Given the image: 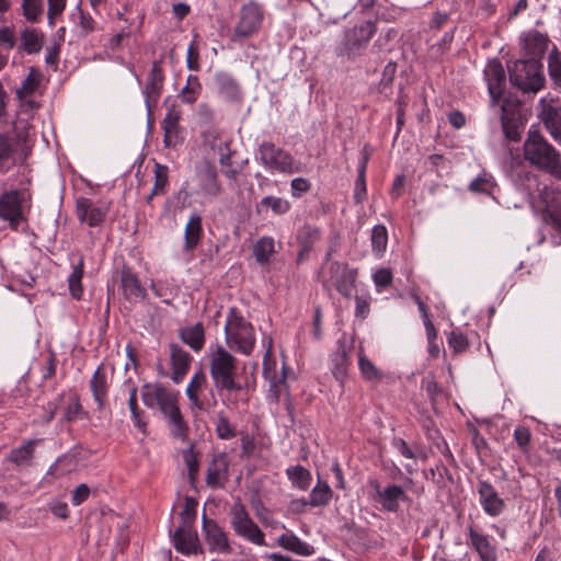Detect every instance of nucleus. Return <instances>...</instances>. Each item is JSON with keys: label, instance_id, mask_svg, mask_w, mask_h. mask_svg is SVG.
<instances>
[{"label": "nucleus", "instance_id": "a878e982", "mask_svg": "<svg viewBox=\"0 0 561 561\" xmlns=\"http://www.w3.org/2000/svg\"><path fill=\"white\" fill-rule=\"evenodd\" d=\"M43 438L27 439L18 448H13L7 457V461L18 467H30L33 465L35 447L43 443Z\"/></svg>", "mask_w": 561, "mask_h": 561}, {"label": "nucleus", "instance_id": "f3484780", "mask_svg": "<svg viewBox=\"0 0 561 561\" xmlns=\"http://www.w3.org/2000/svg\"><path fill=\"white\" fill-rule=\"evenodd\" d=\"M484 78L493 103L497 102L505 89L506 75L499 60H491L484 69Z\"/></svg>", "mask_w": 561, "mask_h": 561}, {"label": "nucleus", "instance_id": "423d86ee", "mask_svg": "<svg viewBox=\"0 0 561 561\" xmlns=\"http://www.w3.org/2000/svg\"><path fill=\"white\" fill-rule=\"evenodd\" d=\"M377 27L371 21H365L344 33L343 41L336 48V55L348 60L356 58L367 47Z\"/></svg>", "mask_w": 561, "mask_h": 561}, {"label": "nucleus", "instance_id": "864d4df0", "mask_svg": "<svg viewBox=\"0 0 561 561\" xmlns=\"http://www.w3.org/2000/svg\"><path fill=\"white\" fill-rule=\"evenodd\" d=\"M358 367L366 380L374 381L382 378V373L363 353L358 356Z\"/></svg>", "mask_w": 561, "mask_h": 561}, {"label": "nucleus", "instance_id": "3c124183", "mask_svg": "<svg viewBox=\"0 0 561 561\" xmlns=\"http://www.w3.org/2000/svg\"><path fill=\"white\" fill-rule=\"evenodd\" d=\"M182 455H183V460L188 470L190 481L192 483H194L195 480L197 479L198 470H199L198 453L195 451L194 445L191 444L188 448L183 450Z\"/></svg>", "mask_w": 561, "mask_h": 561}, {"label": "nucleus", "instance_id": "4d7b16f0", "mask_svg": "<svg viewBox=\"0 0 561 561\" xmlns=\"http://www.w3.org/2000/svg\"><path fill=\"white\" fill-rule=\"evenodd\" d=\"M137 391H138L137 387L135 385H133L130 387V389H129L128 407H129V411L131 413V417H133L134 424L139 430L145 432V428H146L147 424L140 417L141 411L139 410L138 403H137Z\"/></svg>", "mask_w": 561, "mask_h": 561}, {"label": "nucleus", "instance_id": "79ce46f5", "mask_svg": "<svg viewBox=\"0 0 561 561\" xmlns=\"http://www.w3.org/2000/svg\"><path fill=\"white\" fill-rule=\"evenodd\" d=\"M84 273V259L81 256L79 262L73 266L68 277L69 290L72 298L79 300L83 294L82 277Z\"/></svg>", "mask_w": 561, "mask_h": 561}, {"label": "nucleus", "instance_id": "603ef678", "mask_svg": "<svg viewBox=\"0 0 561 561\" xmlns=\"http://www.w3.org/2000/svg\"><path fill=\"white\" fill-rule=\"evenodd\" d=\"M23 16L32 23H36L43 15V0H22Z\"/></svg>", "mask_w": 561, "mask_h": 561}, {"label": "nucleus", "instance_id": "e433bc0d", "mask_svg": "<svg viewBox=\"0 0 561 561\" xmlns=\"http://www.w3.org/2000/svg\"><path fill=\"white\" fill-rule=\"evenodd\" d=\"M548 76L552 88L561 93V51L553 46L547 58Z\"/></svg>", "mask_w": 561, "mask_h": 561}, {"label": "nucleus", "instance_id": "09e8293b", "mask_svg": "<svg viewBox=\"0 0 561 561\" xmlns=\"http://www.w3.org/2000/svg\"><path fill=\"white\" fill-rule=\"evenodd\" d=\"M388 232L385 226L377 225L371 230V249L376 256H381L387 249Z\"/></svg>", "mask_w": 561, "mask_h": 561}, {"label": "nucleus", "instance_id": "338daca9", "mask_svg": "<svg viewBox=\"0 0 561 561\" xmlns=\"http://www.w3.org/2000/svg\"><path fill=\"white\" fill-rule=\"evenodd\" d=\"M291 195L294 197H300L311 188L310 182L305 178H295L291 180Z\"/></svg>", "mask_w": 561, "mask_h": 561}, {"label": "nucleus", "instance_id": "c756f323", "mask_svg": "<svg viewBox=\"0 0 561 561\" xmlns=\"http://www.w3.org/2000/svg\"><path fill=\"white\" fill-rule=\"evenodd\" d=\"M90 388L99 409H103L107 398L108 385L107 375L102 365L95 369L90 380Z\"/></svg>", "mask_w": 561, "mask_h": 561}, {"label": "nucleus", "instance_id": "e2e57ef3", "mask_svg": "<svg viewBox=\"0 0 561 561\" xmlns=\"http://www.w3.org/2000/svg\"><path fill=\"white\" fill-rule=\"evenodd\" d=\"M426 337L428 342V354L432 358H437L439 355V346L436 342L437 331L432 321H425Z\"/></svg>", "mask_w": 561, "mask_h": 561}, {"label": "nucleus", "instance_id": "680f3d73", "mask_svg": "<svg viewBox=\"0 0 561 561\" xmlns=\"http://www.w3.org/2000/svg\"><path fill=\"white\" fill-rule=\"evenodd\" d=\"M448 345L454 350L455 353H463L469 347V342L467 336L458 331L454 330L447 336Z\"/></svg>", "mask_w": 561, "mask_h": 561}, {"label": "nucleus", "instance_id": "9b49d317", "mask_svg": "<svg viewBox=\"0 0 561 561\" xmlns=\"http://www.w3.org/2000/svg\"><path fill=\"white\" fill-rule=\"evenodd\" d=\"M195 178L197 181V194L207 198H216L222 193L216 165L203 160L195 165Z\"/></svg>", "mask_w": 561, "mask_h": 561}, {"label": "nucleus", "instance_id": "20e7f679", "mask_svg": "<svg viewBox=\"0 0 561 561\" xmlns=\"http://www.w3.org/2000/svg\"><path fill=\"white\" fill-rule=\"evenodd\" d=\"M226 341L231 348L250 355L255 345L252 324L244 320L237 308H230L225 325Z\"/></svg>", "mask_w": 561, "mask_h": 561}, {"label": "nucleus", "instance_id": "774afa93", "mask_svg": "<svg viewBox=\"0 0 561 561\" xmlns=\"http://www.w3.org/2000/svg\"><path fill=\"white\" fill-rule=\"evenodd\" d=\"M530 438H531V434L527 427L518 426L515 428L514 439L523 450L527 449V447L530 443Z\"/></svg>", "mask_w": 561, "mask_h": 561}, {"label": "nucleus", "instance_id": "f257e3e1", "mask_svg": "<svg viewBox=\"0 0 561 561\" xmlns=\"http://www.w3.org/2000/svg\"><path fill=\"white\" fill-rule=\"evenodd\" d=\"M208 366L215 389L219 396L225 397L224 402L236 404L237 400L231 394L243 390V386L237 380V358L222 345H217L208 353Z\"/></svg>", "mask_w": 561, "mask_h": 561}, {"label": "nucleus", "instance_id": "c03bdc74", "mask_svg": "<svg viewBox=\"0 0 561 561\" xmlns=\"http://www.w3.org/2000/svg\"><path fill=\"white\" fill-rule=\"evenodd\" d=\"M206 385V376L201 370L196 373L186 388V396L188 400L199 410L204 409L203 402L198 399L197 392Z\"/></svg>", "mask_w": 561, "mask_h": 561}, {"label": "nucleus", "instance_id": "6ab92c4d", "mask_svg": "<svg viewBox=\"0 0 561 561\" xmlns=\"http://www.w3.org/2000/svg\"><path fill=\"white\" fill-rule=\"evenodd\" d=\"M229 460L225 453L214 455L208 465L206 483L213 489L221 488L228 480Z\"/></svg>", "mask_w": 561, "mask_h": 561}, {"label": "nucleus", "instance_id": "0eeeda50", "mask_svg": "<svg viewBox=\"0 0 561 561\" xmlns=\"http://www.w3.org/2000/svg\"><path fill=\"white\" fill-rule=\"evenodd\" d=\"M525 159L561 180L560 154L549 142H524Z\"/></svg>", "mask_w": 561, "mask_h": 561}, {"label": "nucleus", "instance_id": "0e129e2a", "mask_svg": "<svg viewBox=\"0 0 561 561\" xmlns=\"http://www.w3.org/2000/svg\"><path fill=\"white\" fill-rule=\"evenodd\" d=\"M13 164V149L10 142H0V173L7 172Z\"/></svg>", "mask_w": 561, "mask_h": 561}, {"label": "nucleus", "instance_id": "4468645a", "mask_svg": "<svg viewBox=\"0 0 561 561\" xmlns=\"http://www.w3.org/2000/svg\"><path fill=\"white\" fill-rule=\"evenodd\" d=\"M477 492L479 494L480 505L486 515L496 517L505 511V501L500 496L495 488L489 481H479Z\"/></svg>", "mask_w": 561, "mask_h": 561}, {"label": "nucleus", "instance_id": "2f4dec72", "mask_svg": "<svg viewBox=\"0 0 561 561\" xmlns=\"http://www.w3.org/2000/svg\"><path fill=\"white\" fill-rule=\"evenodd\" d=\"M270 350L265 353L263 359V376L270 381L271 391L273 392L275 400H279L280 389L285 386L286 375L283 371L280 377H277L275 371V362L270 358Z\"/></svg>", "mask_w": 561, "mask_h": 561}, {"label": "nucleus", "instance_id": "13d9d810", "mask_svg": "<svg viewBox=\"0 0 561 561\" xmlns=\"http://www.w3.org/2000/svg\"><path fill=\"white\" fill-rule=\"evenodd\" d=\"M216 433L220 439H230L237 435L234 427L222 412L217 415Z\"/></svg>", "mask_w": 561, "mask_h": 561}, {"label": "nucleus", "instance_id": "ddd939ff", "mask_svg": "<svg viewBox=\"0 0 561 561\" xmlns=\"http://www.w3.org/2000/svg\"><path fill=\"white\" fill-rule=\"evenodd\" d=\"M0 218L9 221L10 227L13 229H18L24 220L21 194L18 190L4 192L0 196Z\"/></svg>", "mask_w": 561, "mask_h": 561}, {"label": "nucleus", "instance_id": "412c9836", "mask_svg": "<svg viewBox=\"0 0 561 561\" xmlns=\"http://www.w3.org/2000/svg\"><path fill=\"white\" fill-rule=\"evenodd\" d=\"M174 548L182 553H196L198 549V537L193 525H180L172 536Z\"/></svg>", "mask_w": 561, "mask_h": 561}, {"label": "nucleus", "instance_id": "a19ab883", "mask_svg": "<svg viewBox=\"0 0 561 561\" xmlns=\"http://www.w3.org/2000/svg\"><path fill=\"white\" fill-rule=\"evenodd\" d=\"M181 112L172 106L165 117L162 121V128L164 130V140H172L179 138L181 134L180 129Z\"/></svg>", "mask_w": 561, "mask_h": 561}, {"label": "nucleus", "instance_id": "c9c22d12", "mask_svg": "<svg viewBox=\"0 0 561 561\" xmlns=\"http://www.w3.org/2000/svg\"><path fill=\"white\" fill-rule=\"evenodd\" d=\"M541 198L546 205V216L552 221L561 216V191L556 187H545Z\"/></svg>", "mask_w": 561, "mask_h": 561}, {"label": "nucleus", "instance_id": "c85d7f7f", "mask_svg": "<svg viewBox=\"0 0 561 561\" xmlns=\"http://www.w3.org/2000/svg\"><path fill=\"white\" fill-rule=\"evenodd\" d=\"M161 64V60L153 61L152 68L147 78L144 93L148 104L151 101L156 102L158 100L163 85L164 76Z\"/></svg>", "mask_w": 561, "mask_h": 561}, {"label": "nucleus", "instance_id": "58836bf2", "mask_svg": "<svg viewBox=\"0 0 561 561\" xmlns=\"http://www.w3.org/2000/svg\"><path fill=\"white\" fill-rule=\"evenodd\" d=\"M501 110V122L506 140H518L520 138L519 117L515 113H508L504 105Z\"/></svg>", "mask_w": 561, "mask_h": 561}, {"label": "nucleus", "instance_id": "8fccbe9b", "mask_svg": "<svg viewBox=\"0 0 561 561\" xmlns=\"http://www.w3.org/2000/svg\"><path fill=\"white\" fill-rule=\"evenodd\" d=\"M202 91V84L196 76H188L186 85L181 91V99L183 102L193 104L196 102Z\"/></svg>", "mask_w": 561, "mask_h": 561}, {"label": "nucleus", "instance_id": "f8f14e48", "mask_svg": "<svg viewBox=\"0 0 561 561\" xmlns=\"http://www.w3.org/2000/svg\"><path fill=\"white\" fill-rule=\"evenodd\" d=\"M202 531L210 552L219 554L232 552L228 533L215 519L208 518L205 513L202 517Z\"/></svg>", "mask_w": 561, "mask_h": 561}, {"label": "nucleus", "instance_id": "72a5a7b5", "mask_svg": "<svg viewBox=\"0 0 561 561\" xmlns=\"http://www.w3.org/2000/svg\"><path fill=\"white\" fill-rule=\"evenodd\" d=\"M277 543L296 554L308 557L311 556L314 551L313 547L309 543L300 540L294 533L287 531L282 534L277 538Z\"/></svg>", "mask_w": 561, "mask_h": 561}, {"label": "nucleus", "instance_id": "37998d69", "mask_svg": "<svg viewBox=\"0 0 561 561\" xmlns=\"http://www.w3.org/2000/svg\"><path fill=\"white\" fill-rule=\"evenodd\" d=\"M41 81L42 75L35 69H31L21 87L16 89L18 99L24 101L27 96L32 95L37 90Z\"/></svg>", "mask_w": 561, "mask_h": 561}, {"label": "nucleus", "instance_id": "cd10ccee", "mask_svg": "<svg viewBox=\"0 0 561 561\" xmlns=\"http://www.w3.org/2000/svg\"><path fill=\"white\" fill-rule=\"evenodd\" d=\"M215 84L218 94L228 102H241L242 92L239 83L227 73H217L215 77Z\"/></svg>", "mask_w": 561, "mask_h": 561}, {"label": "nucleus", "instance_id": "a211bd4d", "mask_svg": "<svg viewBox=\"0 0 561 561\" xmlns=\"http://www.w3.org/2000/svg\"><path fill=\"white\" fill-rule=\"evenodd\" d=\"M121 288L123 296L129 302H137L147 297L146 288L141 285L138 276L128 266H123L121 272Z\"/></svg>", "mask_w": 561, "mask_h": 561}, {"label": "nucleus", "instance_id": "69168bd1", "mask_svg": "<svg viewBox=\"0 0 561 561\" xmlns=\"http://www.w3.org/2000/svg\"><path fill=\"white\" fill-rule=\"evenodd\" d=\"M47 2H48V10H47L48 24L54 25L55 19L64 12V10L66 8L67 0H47Z\"/></svg>", "mask_w": 561, "mask_h": 561}, {"label": "nucleus", "instance_id": "1a4fd4ad", "mask_svg": "<svg viewBox=\"0 0 561 561\" xmlns=\"http://www.w3.org/2000/svg\"><path fill=\"white\" fill-rule=\"evenodd\" d=\"M264 20V10L261 4L250 1L239 11V20L234 26L232 41L249 38L257 34Z\"/></svg>", "mask_w": 561, "mask_h": 561}, {"label": "nucleus", "instance_id": "7ed1b4c3", "mask_svg": "<svg viewBox=\"0 0 561 561\" xmlns=\"http://www.w3.org/2000/svg\"><path fill=\"white\" fill-rule=\"evenodd\" d=\"M511 83L524 93H537L546 85L542 64L538 59L516 60L508 66Z\"/></svg>", "mask_w": 561, "mask_h": 561}, {"label": "nucleus", "instance_id": "9d476101", "mask_svg": "<svg viewBox=\"0 0 561 561\" xmlns=\"http://www.w3.org/2000/svg\"><path fill=\"white\" fill-rule=\"evenodd\" d=\"M260 158L265 167L274 171L289 174L300 171V162L274 142H262Z\"/></svg>", "mask_w": 561, "mask_h": 561}, {"label": "nucleus", "instance_id": "2eb2a0df", "mask_svg": "<svg viewBox=\"0 0 561 561\" xmlns=\"http://www.w3.org/2000/svg\"><path fill=\"white\" fill-rule=\"evenodd\" d=\"M76 215L80 222H87L90 227H98L104 221L107 208L101 203L80 197L76 202Z\"/></svg>", "mask_w": 561, "mask_h": 561}, {"label": "nucleus", "instance_id": "6e6d98bb", "mask_svg": "<svg viewBox=\"0 0 561 561\" xmlns=\"http://www.w3.org/2000/svg\"><path fill=\"white\" fill-rule=\"evenodd\" d=\"M88 413L83 410L79 397L73 396L71 402L67 405L64 412L62 420L66 422H73L80 419H87Z\"/></svg>", "mask_w": 561, "mask_h": 561}, {"label": "nucleus", "instance_id": "39448f33", "mask_svg": "<svg viewBox=\"0 0 561 561\" xmlns=\"http://www.w3.org/2000/svg\"><path fill=\"white\" fill-rule=\"evenodd\" d=\"M319 277L325 290L335 288L342 296L350 297L356 283L357 268L333 261L322 267Z\"/></svg>", "mask_w": 561, "mask_h": 561}, {"label": "nucleus", "instance_id": "052dcab7", "mask_svg": "<svg viewBox=\"0 0 561 561\" xmlns=\"http://www.w3.org/2000/svg\"><path fill=\"white\" fill-rule=\"evenodd\" d=\"M261 205L270 207L272 209V211L276 215L286 214L290 208V204L288 201L280 198V197H275V196L264 197L261 201Z\"/></svg>", "mask_w": 561, "mask_h": 561}, {"label": "nucleus", "instance_id": "4c0bfd02", "mask_svg": "<svg viewBox=\"0 0 561 561\" xmlns=\"http://www.w3.org/2000/svg\"><path fill=\"white\" fill-rule=\"evenodd\" d=\"M220 153L219 163L224 168L222 173L229 180L236 181L238 174L248 164V159H233L231 153H225L222 147H218Z\"/></svg>", "mask_w": 561, "mask_h": 561}, {"label": "nucleus", "instance_id": "bb28decb", "mask_svg": "<svg viewBox=\"0 0 561 561\" xmlns=\"http://www.w3.org/2000/svg\"><path fill=\"white\" fill-rule=\"evenodd\" d=\"M321 231L319 228L311 226H304L297 234V241L300 250L297 255V263H301L308 259L310 252L313 250L314 244L320 240Z\"/></svg>", "mask_w": 561, "mask_h": 561}, {"label": "nucleus", "instance_id": "5701e85b", "mask_svg": "<svg viewBox=\"0 0 561 561\" xmlns=\"http://www.w3.org/2000/svg\"><path fill=\"white\" fill-rule=\"evenodd\" d=\"M550 39L547 34L537 30H530L523 36V48L529 59H538L543 56L549 46Z\"/></svg>", "mask_w": 561, "mask_h": 561}, {"label": "nucleus", "instance_id": "f03ea898", "mask_svg": "<svg viewBox=\"0 0 561 561\" xmlns=\"http://www.w3.org/2000/svg\"><path fill=\"white\" fill-rule=\"evenodd\" d=\"M141 399L146 407H158L173 426L175 437L185 438L188 427L178 405V393L160 383H146L141 387Z\"/></svg>", "mask_w": 561, "mask_h": 561}, {"label": "nucleus", "instance_id": "49530a36", "mask_svg": "<svg viewBox=\"0 0 561 561\" xmlns=\"http://www.w3.org/2000/svg\"><path fill=\"white\" fill-rule=\"evenodd\" d=\"M309 504L313 507L328 505L332 497V490L327 482L320 481L312 489Z\"/></svg>", "mask_w": 561, "mask_h": 561}, {"label": "nucleus", "instance_id": "b1692460", "mask_svg": "<svg viewBox=\"0 0 561 561\" xmlns=\"http://www.w3.org/2000/svg\"><path fill=\"white\" fill-rule=\"evenodd\" d=\"M170 357L172 365V380L175 383H179L190 369L192 356L178 344H171Z\"/></svg>", "mask_w": 561, "mask_h": 561}, {"label": "nucleus", "instance_id": "f704fd0d", "mask_svg": "<svg viewBox=\"0 0 561 561\" xmlns=\"http://www.w3.org/2000/svg\"><path fill=\"white\" fill-rule=\"evenodd\" d=\"M181 340L195 352H199L205 344L204 327L201 322L180 330Z\"/></svg>", "mask_w": 561, "mask_h": 561}, {"label": "nucleus", "instance_id": "5fc2aeb1", "mask_svg": "<svg viewBox=\"0 0 561 561\" xmlns=\"http://www.w3.org/2000/svg\"><path fill=\"white\" fill-rule=\"evenodd\" d=\"M154 181H153V193H167V187L169 184V169L167 165L161 163L154 164Z\"/></svg>", "mask_w": 561, "mask_h": 561}, {"label": "nucleus", "instance_id": "dca6fc26", "mask_svg": "<svg viewBox=\"0 0 561 561\" xmlns=\"http://www.w3.org/2000/svg\"><path fill=\"white\" fill-rule=\"evenodd\" d=\"M370 486L376 491V500L380 503L382 508L387 512L396 513L399 510L400 501H408L404 490L397 484H389L383 490L377 480L369 482Z\"/></svg>", "mask_w": 561, "mask_h": 561}, {"label": "nucleus", "instance_id": "473e14b6", "mask_svg": "<svg viewBox=\"0 0 561 561\" xmlns=\"http://www.w3.org/2000/svg\"><path fill=\"white\" fill-rule=\"evenodd\" d=\"M43 32L34 27H25L20 33V48L27 54H37L44 45Z\"/></svg>", "mask_w": 561, "mask_h": 561}, {"label": "nucleus", "instance_id": "bf43d9fd", "mask_svg": "<svg viewBox=\"0 0 561 561\" xmlns=\"http://www.w3.org/2000/svg\"><path fill=\"white\" fill-rule=\"evenodd\" d=\"M197 501L191 496L184 500L183 508L180 513L181 525H193L196 519Z\"/></svg>", "mask_w": 561, "mask_h": 561}, {"label": "nucleus", "instance_id": "7c9ffc66", "mask_svg": "<svg viewBox=\"0 0 561 561\" xmlns=\"http://www.w3.org/2000/svg\"><path fill=\"white\" fill-rule=\"evenodd\" d=\"M371 156V150L368 145H365L362 150V156L358 163V175L355 182L354 199L357 204L362 203L366 197V169Z\"/></svg>", "mask_w": 561, "mask_h": 561}, {"label": "nucleus", "instance_id": "6e6552de", "mask_svg": "<svg viewBox=\"0 0 561 561\" xmlns=\"http://www.w3.org/2000/svg\"><path fill=\"white\" fill-rule=\"evenodd\" d=\"M230 525L234 534L254 545L265 546V535L252 520L244 505L236 503L230 510Z\"/></svg>", "mask_w": 561, "mask_h": 561}, {"label": "nucleus", "instance_id": "4be33fe9", "mask_svg": "<svg viewBox=\"0 0 561 561\" xmlns=\"http://www.w3.org/2000/svg\"><path fill=\"white\" fill-rule=\"evenodd\" d=\"M468 535L472 548L477 551L482 561H497L495 546L491 543L489 536L478 531L473 525L468 527Z\"/></svg>", "mask_w": 561, "mask_h": 561}, {"label": "nucleus", "instance_id": "393cba45", "mask_svg": "<svg viewBox=\"0 0 561 561\" xmlns=\"http://www.w3.org/2000/svg\"><path fill=\"white\" fill-rule=\"evenodd\" d=\"M351 352L352 347L347 346L345 341L339 340L336 351L331 355L332 374L341 382L347 375Z\"/></svg>", "mask_w": 561, "mask_h": 561}, {"label": "nucleus", "instance_id": "a18cd8bd", "mask_svg": "<svg viewBox=\"0 0 561 561\" xmlns=\"http://www.w3.org/2000/svg\"><path fill=\"white\" fill-rule=\"evenodd\" d=\"M286 474L294 485L307 490L311 482V473L300 465L287 468Z\"/></svg>", "mask_w": 561, "mask_h": 561}, {"label": "nucleus", "instance_id": "ea45409f", "mask_svg": "<svg viewBox=\"0 0 561 561\" xmlns=\"http://www.w3.org/2000/svg\"><path fill=\"white\" fill-rule=\"evenodd\" d=\"M202 232V217L198 214H193L184 232L185 248L187 250H193L198 244Z\"/></svg>", "mask_w": 561, "mask_h": 561}, {"label": "nucleus", "instance_id": "de8ad7c7", "mask_svg": "<svg viewBox=\"0 0 561 561\" xmlns=\"http://www.w3.org/2000/svg\"><path fill=\"white\" fill-rule=\"evenodd\" d=\"M274 240L272 238L263 237L256 241L253 247V254L255 260L261 264L270 262L271 255L274 253Z\"/></svg>", "mask_w": 561, "mask_h": 561}, {"label": "nucleus", "instance_id": "aec40b11", "mask_svg": "<svg viewBox=\"0 0 561 561\" xmlns=\"http://www.w3.org/2000/svg\"><path fill=\"white\" fill-rule=\"evenodd\" d=\"M539 118L554 139L561 140V107L551 105L546 98L539 100Z\"/></svg>", "mask_w": 561, "mask_h": 561}]
</instances>
